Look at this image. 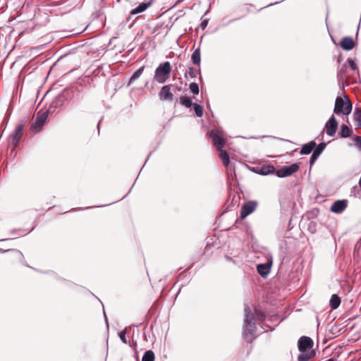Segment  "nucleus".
<instances>
[{"instance_id": "a19ab883", "label": "nucleus", "mask_w": 361, "mask_h": 361, "mask_svg": "<svg viewBox=\"0 0 361 361\" xmlns=\"http://www.w3.org/2000/svg\"><path fill=\"white\" fill-rule=\"evenodd\" d=\"M104 319H105L106 324V326L108 328L109 327V322H108V319H107V317H106V313H105L104 311Z\"/></svg>"}, {"instance_id": "4c0bfd02", "label": "nucleus", "mask_w": 361, "mask_h": 361, "mask_svg": "<svg viewBox=\"0 0 361 361\" xmlns=\"http://www.w3.org/2000/svg\"><path fill=\"white\" fill-rule=\"evenodd\" d=\"M225 257H226V260L228 261V262H233L234 264L238 262L237 259H233V258L229 257L228 255H226Z\"/></svg>"}, {"instance_id": "a18cd8bd", "label": "nucleus", "mask_w": 361, "mask_h": 361, "mask_svg": "<svg viewBox=\"0 0 361 361\" xmlns=\"http://www.w3.org/2000/svg\"><path fill=\"white\" fill-rule=\"evenodd\" d=\"M358 190L357 186H356V185H355V186H354V187L353 188V190H354V191H355V190Z\"/></svg>"}, {"instance_id": "39448f33", "label": "nucleus", "mask_w": 361, "mask_h": 361, "mask_svg": "<svg viewBox=\"0 0 361 361\" xmlns=\"http://www.w3.org/2000/svg\"><path fill=\"white\" fill-rule=\"evenodd\" d=\"M300 169V166L297 163L292 164L288 166H283L281 169L276 170V175L279 178H286L290 176L297 172Z\"/></svg>"}, {"instance_id": "3c124183", "label": "nucleus", "mask_w": 361, "mask_h": 361, "mask_svg": "<svg viewBox=\"0 0 361 361\" xmlns=\"http://www.w3.org/2000/svg\"><path fill=\"white\" fill-rule=\"evenodd\" d=\"M145 164H146V161H145V162H144L143 165L142 166V168H144V167H145Z\"/></svg>"}, {"instance_id": "20e7f679", "label": "nucleus", "mask_w": 361, "mask_h": 361, "mask_svg": "<svg viewBox=\"0 0 361 361\" xmlns=\"http://www.w3.org/2000/svg\"><path fill=\"white\" fill-rule=\"evenodd\" d=\"M346 102L341 97H337L335 101L334 113L339 115H349L353 109L352 104L348 97H345Z\"/></svg>"}, {"instance_id": "7c9ffc66", "label": "nucleus", "mask_w": 361, "mask_h": 361, "mask_svg": "<svg viewBox=\"0 0 361 361\" xmlns=\"http://www.w3.org/2000/svg\"><path fill=\"white\" fill-rule=\"evenodd\" d=\"M189 90H190V92L195 95L198 94L200 92L199 85L196 82L190 83L189 85Z\"/></svg>"}, {"instance_id": "412c9836", "label": "nucleus", "mask_w": 361, "mask_h": 361, "mask_svg": "<svg viewBox=\"0 0 361 361\" xmlns=\"http://www.w3.org/2000/svg\"><path fill=\"white\" fill-rule=\"evenodd\" d=\"M219 157L225 166H228L230 163V157L227 152L223 148L217 149Z\"/></svg>"}, {"instance_id": "2eb2a0df", "label": "nucleus", "mask_w": 361, "mask_h": 361, "mask_svg": "<svg viewBox=\"0 0 361 361\" xmlns=\"http://www.w3.org/2000/svg\"><path fill=\"white\" fill-rule=\"evenodd\" d=\"M272 265V259H270L267 261V262L264 264H259L257 265V270L259 274L262 276H267L270 272L271 267Z\"/></svg>"}, {"instance_id": "f704fd0d", "label": "nucleus", "mask_w": 361, "mask_h": 361, "mask_svg": "<svg viewBox=\"0 0 361 361\" xmlns=\"http://www.w3.org/2000/svg\"><path fill=\"white\" fill-rule=\"evenodd\" d=\"M255 313L257 319L259 321H263L266 317L265 314L260 310H255Z\"/></svg>"}, {"instance_id": "0eeeda50", "label": "nucleus", "mask_w": 361, "mask_h": 361, "mask_svg": "<svg viewBox=\"0 0 361 361\" xmlns=\"http://www.w3.org/2000/svg\"><path fill=\"white\" fill-rule=\"evenodd\" d=\"M208 133L209 137L212 139V144L216 149L224 148L226 140L219 134L217 130H211Z\"/></svg>"}, {"instance_id": "49530a36", "label": "nucleus", "mask_w": 361, "mask_h": 361, "mask_svg": "<svg viewBox=\"0 0 361 361\" xmlns=\"http://www.w3.org/2000/svg\"><path fill=\"white\" fill-rule=\"evenodd\" d=\"M130 190H131V188L128 190V192L124 197H123L121 198V200L123 199L126 196H127L130 192Z\"/></svg>"}, {"instance_id": "b1692460", "label": "nucleus", "mask_w": 361, "mask_h": 361, "mask_svg": "<svg viewBox=\"0 0 361 361\" xmlns=\"http://www.w3.org/2000/svg\"><path fill=\"white\" fill-rule=\"evenodd\" d=\"M353 130L349 128L347 125L343 124L341 127V131L339 135L341 137L347 138L352 135Z\"/></svg>"}, {"instance_id": "f3484780", "label": "nucleus", "mask_w": 361, "mask_h": 361, "mask_svg": "<svg viewBox=\"0 0 361 361\" xmlns=\"http://www.w3.org/2000/svg\"><path fill=\"white\" fill-rule=\"evenodd\" d=\"M152 1H149L148 2H142L140 3L137 6H136L135 8L131 10L130 12V14L131 16H134L136 14H138L140 13H142L147 10L152 4Z\"/></svg>"}, {"instance_id": "f8f14e48", "label": "nucleus", "mask_w": 361, "mask_h": 361, "mask_svg": "<svg viewBox=\"0 0 361 361\" xmlns=\"http://www.w3.org/2000/svg\"><path fill=\"white\" fill-rule=\"evenodd\" d=\"M252 171L262 176H267L275 173V167L273 165L258 166L252 168Z\"/></svg>"}, {"instance_id": "09e8293b", "label": "nucleus", "mask_w": 361, "mask_h": 361, "mask_svg": "<svg viewBox=\"0 0 361 361\" xmlns=\"http://www.w3.org/2000/svg\"><path fill=\"white\" fill-rule=\"evenodd\" d=\"M145 164H146V161H145V162H144L143 165L142 166V168H144V167H145Z\"/></svg>"}, {"instance_id": "aec40b11", "label": "nucleus", "mask_w": 361, "mask_h": 361, "mask_svg": "<svg viewBox=\"0 0 361 361\" xmlns=\"http://www.w3.org/2000/svg\"><path fill=\"white\" fill-rule=\"evenodd\" d=\"M35 229V226H32V227L30 229H25V228H14L11 229L9 231V233L12 235H18V236H24L27 234L30 233Z\"/></svg>"}, {"instance_id": "a211bd4d", "label": "nucleus", "mask_w": 361, "mask_h": 361, "mask_svg": "<svg viewBox=\"0 0 361 361\" xmlns=\"http://www.w3.org/2000/svg\"><path fill=\"white\" fill-rule=\"evenodd\" d=\"M315 356L314 350H302L298 357V361H308Z\"/></svg>"}, {"instance_id": "473e14b6", "label": "nucleus", "mask_w": 361, "mask_h": 361, "mask_svg": "<svg viewBox=\"0 0 361 361\" xmlns=\"http://www.w3.org/2000/svg\"><path fill=\"white\" fill-rule=\"evenodd\" d=\"M355 121H361V108H356L353 114Z\"/></svg>"}, {"instance_id": "c03bdc74", "label": "nucleus", "mask_w": 361, "mask_h": 361, "mask_svg": "<svg viewBox=\"0 0 361 361\" xmlns=\"http://www.w3.org/2000/svg\"><path fill=\"white\" fill-rule=\"evenodd\" d=\"M100 122H101V121H99L98 122L97 126V129H98V131H99V125H100Z\"/></svg>"}, {"instance_id": "423d86ee", "label": "nucleus", "mask_w": 361, "mask_h": 361, "mask_svg": "<svg viewBox=\"0 0 361 361\" xmlns=\"http://www.w3.org/2000/svg\"><path fill=\"white\" fill-rule=\"evenodd\" d=\"M258 202L255 200H250L245 203L240 209V217L242 219L246 218L257 209Z\"/></svg>"}, {"instance_id": "e433bc0d", "label": "nucleus", "mask_w": 361, "mask_h": 361, "mask_svg": "<svg viewBox=\"0 0 361 361\" xmlns=\"http://www.w3.org/2000/svg\"><path fill=\"white\" fill-rule=\"evenodd\" d=\"M355 145L359 149H361V136H355L354 138Z\"/></svg>"}, {"instance_id": "8fccbe9b", "label": "nucleus", "mask_w": 361, "mask_h": 361, "mask_svg": "<svg viewBox=\"0 0 361 361\" xmlns=\"http://www.w3.org/2000/svg\"><path fill=\"white\" fill-rule=\"evenodd\" d=\"M145 164H146V161H145V162H144L143 165L142 166V168H144V167H145Z\"/></svg>"}, {"instance_id": "37998d69", "label": "nucleus", "mask_w": 361, "mask_h": 361, "mask_svg": "<svg viewBox=\"0 0 361 361\" xmlns=\"http://www.w3.org/2000/svg\"><path fill=\"white\" fill-rule=\"evenodd\" d=\"M357 128H361V121H357Z\"/></svg>"}, {"instance_id": "f03ea898", "label": "nucleus", "mask_w": 361, "mask_h": 361, "mask_svg": "<svg viewBox=\"0 0 361 361\" xmlns=\"http://www.w3.org/2000/svg\"><path fill=\"white\" fill-rule=\"evenodd\" d=\"M245 318L243 334L245 339L250 342L256 333V325L255 317L248 305H245L244 308Z\"/></svg>"}, {"instance_id": "6e6552de", "label": "nucleus", "mask_w": 361, "mask_h": 361, "mask_svg": "<svg viewBox=\"0 0 361 361\" xmlns=\"http://www.w3.org/2000/svg\"><path fill=\"white\" fill-rule=\"evenodd\" d=\"M23 123L18 124L15 128L13 133L10 135L9 142L13 145L12 150H13L14 148L18 145L19 140L23 135Z\"/></svg>"}, {"instance_id": "72a5a7b5", "label": "nucleus", "mask_w": 361, "mask_h": 361, "mask_svg": "<svg viewBox=\"0 0 361 361\" xmlns=\"http://www.w3.org/2000/svg\"><path fill=\"white\" fill-rule=\"evenodd\" d=\"M126 334H127L126 329L118 333V336H119L120 339L125 344L127 343Z\"/></svg>"}, {"instance_id": "f257e3e1", "label": "nucleus", "mask_w": 361, "mask_h": 361, "mask_svg": "<svg viewBox=\"0 0 361 361\" xmlns=\"http://www.w3.org/2000/svg\"><path fill=\"white\" fill-rule=\"evenodd\" d=\"M63 100V97L59 96L55 98L46 111L42 113L38 112L35 122L30 126V130L35 133L40 132L47 121L49 114L59 112Z\"/></svg>"}, {"instance_id": "de8ad7c7", "label": "nucleus", "mask_w": 361, "mask_h": 361, "mask_svg": "<svg viewBox=\"0 0 361 361\" xmlns=\"http://www.w3.org/2000/svg\"><path fill=\"white\" fill-rule=\"evenodd\" d=\"M152 153V152H151L149 153V154L148 155V157H147V159H146V161L149 159V157L151 156Z\"/></svg>"}, {"instance_id": "9b49d317", "label": "nucleus", "mask_w": 361, "mask_h": 361, "mask_svg": "<svg viewBox=\"0 0 361 361\" xmlns=\"http://www.w3.org/2000/svg\"><path fill=\"white\" fill-rule=\"evenodd\" d=\"M313 341L311 338L305 336H301L298 341L299 351L313 350Z\"/></svg>"}, {"instance_id": "393cba45", "label": "nucleus", "mask_w": 361, "mask_h": 361, "mask_svg": "<svg viewBox=\"0 0 361 361\" xmlns=\"http://www.w3.org/2000/svg\"><path fill=\"white\" fill-rule=\"evenodd\" d=\"M191 60L193 64L200 66L201 63V53L200 49H196L191 55Z\"/></svg>"}, {"instance_id": "4be33fe9", "label": "nucleus", "mask_w": 361, "mask_h": 361, "mask_svg": "<svg viewBox=\"0 0 361 361\" xmlns=\"http://www.w3.org/2000/svg\"><path fill=\"white\" fill-rule=\"evenodd\" d=\"M348 66L346 63L342 66H338L337 70V79L339 83L343 82L344 80L345 74L346 73Z\"/></svg>"}, {"instance_id": "cd10ccee", "label": "nucleus", "mask_w": 361, "mask_h": 361, "mask_svg": "<svg viewBox=\"0 0 361 361\" xmlns=\"http://www.w3.org/2000/svg\"><path fill=\"white\" fill-rule=\"evenodd\" d=\"M180 103L186 108H190L194 104V103L192 102L191 99L186 95L180 97Z\"/></svg>"}, {"instance_id": "4468645a", "label": "nucleus", "mask_w": 361, "mask_h": 361, "mask_svg": "<svg viewBox=\"0 0 361 361\" xmlns=\"http://www.w3.org/2000/svg\"><path fill=\"white\" fill-rule=\"evenodd\" d=\"M326 147V143H325V142H321L317 146L315 147V149H313L314 150L313 153L312 154V156L310 159V166H312L314 164V162L319 158V157L322 153V152L324 150Z\"/></svg>"}, {"instance_id": "a878e982", "label": "nucleus", "mask_w": 361, "mask_h": 361, "mask_svg": "<svg viewBox=\"0 0 361 361\" xmlns=\"http://www.w3.org/2000/svg\"><path fill=\"white\" fill-rule=\"evenodd\" d=\"M341 304V298L336 294H333L329 300V305L332 310L337 309Z\"/></svg>"}, {"instance_id": "603ef678", "label": "nucleus", "mask_w": 361, "mask_h": 361, "mask_svg": "<svg viewBox=\"0 0 361 361\" xmlns=\"http://www.w3.org/2000/svg\"><path fill=\"white\" fill-rule=\"evenodd\" d=\"M145 164H146V161H145V162H144L143 165L142 166V168H144V167H145Z\"/></svg>"}, {"instance_id": "ddd939ff", "label": "nucleus", "mask_w": 361, "mask_h": 361, "mask_svg": "<svg viewBox=\"0 0 361 361\" xmlns=\"http://www.w3.org/2000/svg\"><path fill=\"white\" fill-rule=\"evenodd\" d=\"M347 206V200H336L332 204L331 207V212L335 214H341L345 209Z\"/></svg>"}, {"instance_id": "1a4fd4ad", "label": "nucleus", "mask_w": 361, "mask_h": 361, "mask_svg": "<svg viewBox=\"0 0 361 361\" xmlns=\"http://www.w3.org/2000/svg\"><path fill=\"white\" fill-rule=\"evenodd\" d=\"M338 126V123L334 115H332L325 124L326 134L330 137L334 136L337 131Z\"/></svg>"}, {"instance_id": "79ce46f5", "label": "nucleus", "mask_w": 361, "mask_h": 361, "mask_svg": "<svg viewBox=\"0 0 361 361\" xmlns=\"http://www.w3.org/2000/svg\"><path fill=\"white\" fill-rule=\"evenodd\" d=\"M15 239L14 238H5V239H2V240H0L1 241H6V240H13Z\"/></svg>"}, {"instance_id": "ea45409f", "label": "nucleus", "mask_w": 361, "mask_h": 361, "mask_svg": "<svg viewBox=\"0 0 361 361\" xmlns=\"http://www.w3.org/2000/svg\"><path fill=\"white\" fill-rule=\"evenodd\" d=\"M341 61H342V54H340L339 56H338V59H337L338 63L340 64L341 63Z\"/></svg>"}, {"instance_id": "9d476101", "label": "nucleus", "mask_w": 361, "mask_h": 361, "mask_svg": "<svg viewBox=\"0 0 361 361\" xmlns=\"http://www.w3.org/2000/svg\"><path fill=\"white\" fill-rule=\"evenodd\" d=\"M173 85H164L159 92V98L161 101L171 102L173 99V94L171 91Z\"/></svg>"}, {"instance_id": "7ed1b4c3", "label": "nucleus", "mask_w": 361, "mask_h": 361, "mask_svg": "<svg viewBox=\"0 0 361 361\" xmlns=\"http://www.w3.org/2000/svg\"><path fill=\"white\" fill-rule=\"evenodd\" d=\"M171 66L169 61L161 63L154 71L153 80L159 84L166 82L170 78Z\"/></svg>"}, {"instance_id": "c756f323", "label": "nucleus", "mask_w": 361, "mask_h": 361, "mask_svg": "<svg viewBox=\"0 0 361 361\" xmlns=\"http://www.w3.org/2000/svg\"><path fill=\"white\" fill-rule=\"evenodd\" d=\"M195 115L197 117H202L203 116V107L197 103H194L192 106Z\"/></svg>"}, {"instance_id": "2f4dec72", "label": "nucleus", "mask_w": 361, "mask_h": 361, "mask_svg": "<svg viewBox=\"0 0 361 361\" xmlns=\"http://www.w3.org/2000/svg\"><path fill=\"white\" fill-rule=\"evenodd\" d=\"M347 63L349 64L350 67L353 71H357V73H359V69L357 66V64L355 63V61L351 59H348Z\"/></svg>"}, {"instance_id": "6ab92c4d", "label": "nucleus", "mask_w": 361, "mask_h": 361, "mask_svg": "<svg viewBox=\"0 0 361 361\" xmlns=\"http://www.w3.org/2000/svg\"><path fill=\"white\" fill-rule=\"evenodd\" d=\"M316 146H317V144H316L315 141L312 140V141L309 142L308 143H306L302 146L301 149L300 151V154H309L313 151V149L315 148Z\"/></svg>"}, {"instance_id": "5701e85b", "label": "nucleus", "mask_w": 361, "mask_h": 361, "mask_svg": "<svg viewBox=\"0 0 361 361\" xmlns=\"http://www.w3.org/2000/svg\"><path fill=\"white\" fill-rule=\"evenodd\" d=\"M189 75L191 78H195L200 75L199 79L200 82H202V78L201 76V73L200 69H197L194 67H189L187 73H185V77L187 78V75Z\"/></svg>"}, {"instance_id": "c85d7f7f", "label": "nucleus", "mask_w": 361, "mask_h": 361, "mask_svg": "<svg viewBox=\"0 0 361 361\" xmlns=\"http://www.w3.org/2000/svg\"><path fill=\"white\" fill-rule=\"evenodd\" d=\"M154 353L152 350L146 351L142 358V361H154Z\"/></svg>"}, {"instance_id": "dca6fc26", "label": "nucleus", "mask_w": 361, "mask_h": 361, "mask_svg": "<svg viewBox=\"0 0 361 361\" xmlns=\"http://www.w3.org/2000/svg\"><path fill=\"white\" fill-rule=\"evenodd\" d=\"M340 46L343 50L350 51L355 47V43L351 37H344L340 42Z\"/></svg>"}, {"instance_id": "c9c22d12", "label": "nucleus", "mask_w": 361, "mask_h": 361, "mask_svg": "<svg viewBox=\"0 0 361 361\" xmlns=\"http://www.w3.org/2000/svg\"><path fill=\"white\" fill-rule=\"evenodd\" d=\"M17 252L18 255L23 256L22 252L16 249L3 250V249L0 248V253L4 254V253H6V252Z\"/></svg>"}, {"instance_id": "bb28decb", "label": "nucleus", "mask_w": 361, "mask_h": 361, "mask_svg": "<svg viewBox=\"0 0 361 361\" xmlns=\"http://www.w3.org/2000/svg\"><path fill=\"white\" fill-rule=\"evenodd\" d=\"M144 69H145V66H142L133 73V74L131 75V77L129 80L128 85H130V84L134 82L137 79H138L141 76V75L142 74V73L144 71Z\"/></svg>"}, {"instance_id": "864d4df0", "label": "nucleus", "mask_w": 361, "mask_h": 361, "mask_svg": "<svg viewBox=\"0 0 361 361\" xmlns=\"http://www.w3.org/2000/svg\"><path fill=\"white\" fill-rule=\"evenodd\" d=\"M360 242L361 243V238L360 239Z\"/></svg>"}, {"instance_id": "58836bf2", "label": "nucleus", "mask_w": 361, "mask_h": 361, "mask_svg": "<svg viewBox=\"0 0 361 361\" xmlns=\"http://www.w3.org/2000/svg\"><path fill=\"white\" fill-rule=\"evenodd\" d=\"M208 24V20L205 19L201 23V27L202 29H204Z\"/></svg>"}]
</instances>
